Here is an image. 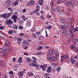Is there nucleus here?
I'll return each instance as SVG.
<instances>
[{"label": "nucleus", "mask_w": 78, "mask_h": 78, "mask_svg": "<svg viewBox=\"0 0 78 78\" xmlns=\"http://www.w3.org/2000/svg\"><path fill=\"white\" fill-rule=\"evenodd\" d=\"M48 67V65L45 64L43 65H40L39 67H41L42 69V71L45 72L47 68Z\"/></svg>", "instance_id": "3"}, {"label": "nucleus", "mask_w": 78, "mask_h": 78, "mask_svg": "<svg viewBox=\"0 0 78 78\" xmlns=\"http://www.w3.org/2000/svg\"><path fill=\"white\" fill-rule=\"evenodd\" d=\"M19 35L20 36H24V35H25V34L22 33L19 34Z\"/></svg>", "instance_id": "50"}, {"label": "nucleus", "mask_w": 78, "mask_h": 78, "mask_svg": "<svg viewBox=\"0 0 78 78\" xmlns=\"http://www.w3.org/2000/svg\"><path fill=\"white\" fill-rule=\"evenodd\" d=\"M27 44V41L24 40V41H23V43H22V44Z\"/></svg>", "instance_id": "62"}, {"label": "nucleus", "mask_w": 78, "mask_h": 78, "mask_svg": "<svg viewBox=\"0 0 78 78\" xmlns=\"http://www.w3.org/2000/svg\"><path fill=\"white\" fill-rule=\"evenodd\" d=\"M73 31H74V32H76V31H78V28L76 27L74 29Z\"/></svg>", "instance_id": "38"}, {"label": "nucleus", "mask_w": 78, "mask_h": 78, "mask_svg": "<svg viewBox=\"0 0 78 78\" xmlns=\"http://www.w3.org/2000/svg\"><path fill=\"white\" fill-rule=\"evenodd\" d=\"M73 40V38L70 37L69 39H68V42H71L72 40Z\"/></svg>", "instance_id": "39"}, {"label": "nucleus", "mask_w": 78, "mask_h": 78, "mask_svg": "<svg viewBox=\"0 0 78 78\" xmlns=\"http://www.w3.org/2000/svg\"><path fill=\"white\" fill-rule=\"evenodd\" d=\"M35 30H36V29L34 28L33 29H32V30H31V31L32 33H33V32L35 31Z\"/></svg>", "instance_id": "59"}, {"label": "nucleus", "mask_w": 78, "mask_h": 78, "mask_svg": "<svg viewBox=\"0 0 78 78\" xmlns=\"http://www.w3.org/2000/svg\"><path fill=\"white\" fill-rule=\"evenodd\" d=\"M25 18V15L22 16L21 17V18H22V19L24 21H25V20H27L28 19V18Z\"/></svg>", "instance_id": "28"}, {"label": "nucleus", "mask_w": 78, "mask_h": 78, "mask_svg": "<svg viewBox=\"0 0 78 78\" xmlns=\"http://www.w3.org/2000/svg\"><path fill=\"white\" fill-rule=\"evenodd\" d=\"M49 53L50 55H52L53 54V51L52 49H50L49 51Z\"/></svg>", "instance_id": "21"}, {"label": "nucleus", "mask_w": 78, "mask_h": 78, "mask_svg": "<svg viewBox=\"0 0 78 78\" xmlns=\"http://www.w3.org/2000/svg\"><path fill=\"white\" fill-rule=\"evenodd\" d=\"M73 41L74 42H75V43H76V42H78V39H73Z\"/></svg>", "instance_id": "40"}, {"label": "nucleus", "mask_w": 78, "mask_h": 78, "mask_svg": "<svg viewBox=\"0 0 78 78\" xmlns=\"http://www.w3.org/2000/svg\"><path fill=\"white\" fill-rule=\"evenodd\" d=\"M19 67V65H18V64H16L15 66H14L13 67L14 70L17 71V67Z\"/></svg>", "instance_id": "17"}, {"label": "nucleus", "mask_w": 78, "mask_h": 78, "mask_svg": "<svg viewBox=\"0 0 78 78\" xmlns=\"http://www.w3.org/2000/svg\"><path fill=\"white\" fill-rule=\"evenodd\" d=\"M8 10H9V11H10L11 12L12 11H13V9L11 7H9L8 9Z\"/></svg>", "instance_id": "42"}, {"label": "nucleus", "mask_w": 78, "mask_h": 78, "mask_svg": "<svg viewBox=\"0 0 78 78\" xmlns=\"http://www.w3.org/2000/svg\"><path fill=\"white\" fill-rule=\"evenodd\" d=\"M53 4H54L53 1H51V8L53 7Z\"/></svg>", "instance_id": "35"}, {"label": "nucleus", "mask_w": 78, "mask_h": 78, "mask_svg": "<svg viewBox=\"0 0 78 78\" xmlns=\"http://www.w3.org/2000/svg\"><path fill=\"white\" fill-rule=\"evenodd\" d=\"M75 45L73 44H72L71 46H70V49H75Z\"/></svg>", "instance_id": "26"}, {"label": "nucleus", "mask_w": 78, "mask_h": 78, "mask_svg": "<svg viewBox=\"0 0 78 78\" xmlns=\"http://www.w3.org/2000/svg\"><path fill=\"white\" fill-rule=\"evenodd\" d=\"M36 34L37 35H40L41 34V33L39 31H38V32H37L36 33Z\"/></svg>", "instance_id": "54"}, {"label": "nucleus", "mask_w": 78, "mask_h": 78, "mask_svg": "<svg viewBox=\"0 0 78 78\" xmlns=\"http://www.w3.org/2000/svg\"><path fill=\"white\" fill-rule=\"evenodd\" d=\"M51 69H52L51 66H48L47 67V73H50V72H51Z\"/></svg>", "instance_id": "9"}, {"label": "nucleus", "mask_w": 78, "mask_h": 78, "mask_svg": "<svg viewBox=\"0 0 78 78\" xmlns=\"http://www.w3.org/2000/svg\"><path fill=\"white\" fill-rule=\"evenodd\" d=\"M56 9H57L56 11H57L58 12H59V6L57 5L56 7Z\"/></svg>", "instance_id": "53"}, {"label": "nucleus", "mask_w": 78, "mask_h": 78, "mask_svg": "<svg viewBox=\"0 0 78 78\" xmlns=\"http://www.w3.org/2000/svg\"><path fill=\"white\" fill-rule=\"evenodd\" d=\"M25 73V72L23 71H21L18 73V75L20 78H22V76H23V73Z\"/></svg>", "instance_id": "7"}, {"label": "nucleus", "mask_w": 78, "mask_h": 78, "mask_svg": "<svg viewBox=\"0 0 78 78\" xmlns=\"http://www.w3.org/2000/svg\"><path fill=\"white\" fill-rule=\"evenodd\" d=\"M70 22L69 23V26H71L73 24V20H74V18L73 17H71L70 18Z\"/></svg>", "instance_id": "14"}, {"label": "nucleus", "mask_w": 78, "mask_h": 78, "mask_svg": "<svg viewBox=\"0 0 78 78\" xmlns=\"http://www.w3.org/2000/svg\"><path fill=\"white\" fill-rule=\"evenodd\" d=\"M31 22H29L27 23V27H30L31 26Z\"/></svg>", "instance_id": "41"}, {"label": "nucleus", "mask_w": 78, "mask_h": 78, "mask_svg": "<svg viewBox=\"0 0 78 78\" xmlns=\"http://www.w3.org/2000/svg\"><path fill=\"white\" fill-rule=\"evenodd\" d=\"M0 34H1V35L3 36H5V34L2 32H0Z\"/></svg>", "instance_id": "48"}, {"label": "nucleus", "mask_w": 78, "mask_h": 78, "mask_svg": "<svg viewBox=\"0 0 78 78\" xmlns=\"http://www.w3.org/2000/svg\"><path fill=\"white\" fill-rule=\"evenodd\" d=\"M15 31H16L12 30H9L8 33L9 34H14V33H15Z\"/></svg>", "instance_id": "15"}, {"label": "nucleus", "mask_w": 78, "mask_h": 78, "mask_svg": "<svg viewBox=\"0 0 78 78\" xmlns=\"http://www.w3.org/2000/svg\"><path fill=\"white\" fill-rule=\"evenodd\" d=\"M61 62H63L64 61V59H68L69 58V56L67 55H64L62 57V56H61Z\"/></svg>", "instance_id": "4"}, {"label": "nucleus", "mask_w": 78, "mask_h": 78, "mask_svg": "<svg viewBox=\"0 0 78 78\" xmlns=\"http://www.w3.org/2000/svg\"><path fill=\"white\" fill-rule=\"evenodd\" d=\"M43 42H44V41L43 40H41L39 41V44H43Z\"/></svg>", "instance_id": "57"}, {"label": "nucleus", "mask_w": 78, "mask_h": 78, "mask_svg": "<svg viewBox=\"0 0 78 78\" xmlns=\"http://www.w3.org/2000/svg\"><path fill=\"white\" fill-rule=\"evenodd\" d=\"M29 65L30 66H33V67H35V66H34V64L33 63H30L29 64Z\"/></svg>", "instance_id": "60"}, {"label": "nucleus", "mask_w": 78, "mask_h": 78, "mask_svg": "<svg viewBox=\"0 0 78 78\" xmlns=\"http://www.w3.org/2000/svg\"><path fill=\"white\" fill-rule=\"evenodd\" d=\"M12 50V48L10 47H8L7 49V51L8 53H9Z\"/></svg>", "instance_id": "25"}, {"label": "nucleus", "mask_w": 78, "mask_h": 78, "mask_svg": "<svg viewBox=\"0 0 78 78\" xmlns=\"http://www.w3.org/2000/svg\"><path fill=\"white\" fill-rule=\"evenodd\" d=\"M69 60L70 61H71V63L73 64V65H74V64H75L76 63V61L73 58H70Z\"/></svg>", "instance_id": "6"}, {"label": "nucleus", "mask_w": 78, "mask_h": 78, "mask_svg": "<svg viewBox=\"0 0 78 78\" xmlns=\"http://www.w3.org/2000/svg\"><path fill=\"white\" fill-rule=\"evenodd\" d=\"M23 47V49H26L27 48V47H28V46L27 45V44H22Z\"/></svg>", "instance_id": "27"}, {"label": "nucleus", "mask_w": 78, "mask_h": 78, "mask_svg": "<svg viewBox=\"0 0 78 78\" xmlns=\"http://www.w3.org/2000/svg\"><path fill=\"white\" fill-rule=\"evenodd\" d=\"M59 22H61L62 23H66V20L65 18L62 20H59Z\"/></svg>", "instance_id": "23"}, {"label": "nucleus", "mask_w": 78, "mask_h": 78, "mask_svg": "<svg viewBox=\"0 0 78 78\" xmlns=\"http://www.w3.org/2000/svg\"><path fill=\"white\" fill-rule=\"evenodd\" d=\"M4 28H5V26H0V29L1 30L4 29Z\"/></svg>", "instance_id": "55"}, {"label": "nucleus", "mask_w": 78, "mask_h": 78, "mask_svg": "<svg viewBox=\"0 0 78 78\" xmlns=\"http://www.w3.org/2000/svg\"><path fill=\"white\" fill-rule=\"evenodd\" d=\"M70 36L71 37V38H72V39H73V38H74V37H75V34H74V32H70Z\"/></svg>", "instance_id": "18"}, {"label": "nucleus", "mask_w": 78, "mask_h": 78, "mask_svg": "<svg viewBox=\"0 0 78 78\" xmlns=\"http://www.w3.org/2000/svg\"><path fill=\"white\" fill-rule=\"evenodd\" d=\"M73 57L74 58V59H77V58H78V55L76 54V55H75Z\"/></svg>", "instance_id": "45"}, {"label": "nucleus", "mask_w": 78, "mask_h": 78, "mask_svg": "<svg viewBox=\"0 0 78 78\" xmlns=\"http://www.w3.org/2000/svg\"><path fill=\"white\" fill-rule=\"evenodd\" d=\"M35 4V2L34 1L31 0L29 2V4L30 6H32Z\"/></svg>", "instance_id": "11"}, {"label": "nucleus", "mask_w": 78, "mask_h": 78, "mask_svg": "<svg viewBox=\"0 0 78 78\" xmlns=\"http://www.w3.org/2000/svg\"><path fill=\"white\" fill-rule=\"evenodd\" d=\"M55 56L57 58H59V52L57 50H56L55 51Z\"/></svg>", "instance_id": "12"}, {"label": "nucleus", "mask_w": 78, "mask_h": 78, "mask_svg": "<svg viewBox=\"0 0 78 78\" xmlns=\"http://www.w3.org/2000/svg\"><path fill=\"white\" fill-rule=\"evenodd\" d=\"M6 3L7 4V5H10V4H11V2H10V1L9 0H7L6 1Z\"/></svg>", "instance_id": "47"}, {"label": "nucleus", "mask_w": 78, "mask_h": 78, "mask_svg": "<svg viewBox=\"0 0 78 78\" xmlns=\"http://www.w3.org/2000/svg\"><path fill=\"white\" fill-rule=\"evenodd\" d=\"M2 50L3 51H6V48L5 47L2 48Z\"/></svg>", "instance_id": "33"}, {"label": "nucleus", "mask_w": 78, "mask_h": 78, "mask_svg": "<svg viewBox=\"0 0 78 78\" xmlns=\"http://www.w3.org/2000/svg\"><path fill=\"white\" fill-rule=\"evenodd\" d=\"M42 48H43V47L42 46H40L36 48V50H37V51H39V50H42Z\"/></svg>", "instance_id": "20"}, {"label": "nucleus", "mask_w": 78, "mask_h": 78, "mask_svg": "<svg viewBox=\"0 0 78 78\" xmlns=\"http://www.w3.org/2000/svg\"><path fill=\"white\" fill-rule=\"evenodd\" d=\"M51 61L56 62L57 61V59L55 57H51Z\"/></svg>", "instance_id": "24"}, {"label": "nucleus", "mask_w": 78, "mask_h": 78, "mask_svg": "<svg viewBox=\"0 0 78 78\" xmlns=\"http://www.w3.org/2000/svg\"><path fill=\"white\" fill-rule=\"evenodd\" d=\"M65 25H62L60 27V29L62 30V29H64L65 28Z\"/></svg>", "instance_id": "36"}, {"label": "nucleus", "mask_w": 78, "mask_h": 78, "mask_svg": "<svg viewBox=\"0 0 78 78\" xmlns=\"http://www.w3.org/2000/svg\"><path fill=\"white\" fill-rule=\"evenodd\" d=\"M67 30L66 29L64 28L62 33V35L64 37H66L67 35Z\"/></svg>", "instance_id": "8"}, {"label": "nucleus", "mask_w": 78, "mask_h": 78, "mask_svg": "<svg viewBox=\"0 0 78 78\" xmlns=\"http://www.w3.org/2000/svg\"><path fill=\"white\" fill-rule=\"evenodd\" d=\"M48 30H51V29L52 27L51 26V25H49L48 26Z\"/></svg>", "instance_id": "46"}, {"label": "nucleus", "mask_w": 78, "mask_h": 78, "mask_svg": "<svg viewBox=\"0 0 78 78\" xmlns=\"http://www.w3.org/2000/svg\"><path fill=\"white\" fill-rule=\"evenodd\" d=\"M77 5V3L75 1H73V2H72V6H75L76 5Z\"/></svg>", "instance_id": "29"}, {"label": "nucleus", "mask_w": 78, "mask_h": 78, "mask_svg": "<svg viewBox=\"0 0 78 78\" xmlns=\"http://www.w3.org/2000/svg\"><path fill=\"white\" fill-rule=\"evenodd\" d=\"M59 12L60 14H61V15H63V14H64V13H63L62 9H61L60 8H59Z\"/></svg>", "instance_id": "22"}, {"label": "nucleus", "mask_w": 78, "mask_h": 78, "mask_svg": "<svg viewBox=\"0 0 78 78\" xmlns=\"http://www.w3.org/2000/svg\"><path fill=\"white\" fill-rule=\"evenodd\" d=\"M40 13L41 14H44V12L43 11V10H41L40 11Z\"/></svg>", "instance_id": "64"}, {"label": "nucleus", "mask_w": 78, "mask_h": 78, "mask_svg": "<svg viewBox=\"0 0 78 78\" xmlns=\"http://www.w3.org/2000/svg\"><path fill=\"white\" fill-rule=\"evenodd\" d=\"M26 61H27V62H28L29 63H30V62H31V59L30 58L27 57L26 58Z\"/></svg>", "instance_id": "13"}, {"label": "nucleus", "mask_w": 78, "mask_h": 78, "mask_svg": "<svg viewBox=\"0 0 78 78\" xmlns=\"http://www.w3.org/2000/svg\"><path fill=\"white\" fill-rule=\"evenodd\" d=\"M18 62V63H22V57H20L19 58Z\"/></svg>", "instance_id": "19"}, {"label": "nucleus", "mask_w": 78, "mask_h": 78, "mask_svg": "<svg viewBox=\"0 0 78 78\" xmlns=\"http://www.w3.org/2000/svg\"><path fill=\"white\" fill-rule=\"evenodd\" d=\"M74 27V26L72 25L71 27H70V30H69V33L72 32V31H73V27Z\"/></svg>", "instance_id": "30"}, {"label": "nucleus", "mask_w": 78, "mask_h": 78, "mask_svg": "<svg viewBox=\"0 0 78 78\" xmlns=\"http://www.w3.org/2000/svg\"><path fill=\"white\" fill-rule=\"evenodd\" d=\"M19 3H18V2H17L15 1V2H13V4L14 5H15V6H16V5H18V4Z\"/></svg>", "instance_id": "51"}, {"label": "nucleus", "mask_w": 78, "mask_h": 78, "mask_svg": "<svg viewBox=\"0 0 78 78\" xmlns=\"http://www.w3.org/2000/svg\"><path fill=\"white\" fill-rule=\"evenodd\" d=\"M11 19H12L14 23L17 22V16L15 15H13L11 17Z\"/></svg>", "instance_id": "5"}, {"label": "nucleus", "mask_w": 78, "mask_h": 78, "mask_svg": "<svg viewBox=\"0 0 78 78\" xmlns=\"http://www.w3.org/2000/svg\"><path fill=\"white\" fill-rule=\"evenodd\" d=\"M12 15V13L10 12L9 13H5L2 14L0 15V17L1 18H3V19H6L8 18L9 17L11 16Z\"/></svg>", "instance_id": "1"}, {"label": "nucleus", "mask_w": 78, "mask_h": 78, "mask_svg": "<svg viewBox=\"0 0 78 78\" xmlns=\"http://www.w3.org/2000/svg\"><path fill=\"white\" fill-rule=\"evenodd\" d=\"M18 26L16 24L14 25V27H13V28H14L16 30H17V28Z\"/></svg>", "instance_id": "49"}, {"label": "nucleus", "mask_w": 78, "mask_h": 78, "mask_svg": "<svg viewBox=\"0 0 78 78\" xmlns=\"http://www.w3.org/2000/svg\"><path fill=\"white\" fill-rule=\"evenodd\" d=\"M32 63L36 66V64L37 63V61L36 60H34L32 61Z\"/></svg>", "instance_id": "31"}, {"label": "nucleus", "mask_w": 78, "mask_h": 78, "mask_svg": "<svg viewBox=\"0 0 78 78\" xmlns=\"http://www.w3.org/2000/svg\"><path fill=\"white\" fill-rule=\"evenodd\" d=\"M40 17L42 19H44V15H41L40 16Z\"/></svg>", "instance_id": "58"}, {"label": "nucleus", "mask_w": 78, "mask_h": 78, "mask_svg": "<svg viewBox=\"0 0 78 78\" xmlns=\"http://www.w3.org/2000/svg\"><path fill=\"white\" fill-rule=\"evenodd\" d=\"M27 74L28 75H29V76H33V73L31 72H28V73H27Z\"/></svg>", "instance_id": "32"}, {"label": "nucleus", "mask_w": 78, "mask_h": 78, "mask_svg": "<svg viewBox=\"0 0 78 78\" xmlns=\"http://www.w3.org/2000/svg\"><path fill=\"white\" fill-rule=\"evenodd\" d=\"M13 21L11 20L10 19L5 22V24L8 25L9 28H12V27L11 26L13 25Z\"/></svg>", "instance_id": "2"}, {"label": "nucleus", "mask_w": 78, "mask_h": 78, "mask_svg": "<svg viewBox=\"0 0 78 78\" xmlns=\"http://www.w3.org/2000/svg\"><path fill=\"white\" fill-rule=\"evenodd\" d=\"M44 3V0H38V3L40 6H42Z\"/></svg>", "instance_id": "16"}, {"label": "nucleus", "mask_w": 78, "mask_h": 78, "mask_svg": "<svg viewBox=\"0 0 78 78\" xmlns=\"http://www.w3.org/2000/svg\"><path fill=\"white\" fill-rule=\"evenodd\" d=\"M22 38H18L17 39V41H22Z\"/></svg>", "instance_id": "44"}, {"label": "nucleus", "mask_w": 78, "mask_h": 78, "mask_svg": "<svg viewBox=\"0 0 78 78\" xmlns=\"http://www.w3.org/2000/svg\"><path fill=\"white\" fill-rule=\"evenodd\" d=\"M41 55V53L40 52L36 53L35 54V55L37 56V55Z\"/></svg>", "instance_id": "52"}, {"label": "nucleus", "mask_w": 78, "mask_h": 78, "mask_svg": "<svg viewBox=\"0 0 78 78\" xmlns=\"http://www.w3.org/2000/svg\"><path fill=\"white\" fill-rule=\"evenodd\" d=\"M19 28L20 30H22L23 29V27L22 26H20L19 27Z\"/></svg>", "instance_id": "61"}, {"label": "nucleus", "mask_w": 78, "mask_h": 78, "mask_svg": "<svg viewBox=\"0 0 78 78\" xmlns=\"http://www.w3.org/2000/svg\"><path fill=\"white\" fill-rule=\"evenodd\" d=\"M36 10L37 11H39L40 10V8H39V5H37L36 7Z\"/></svg>", "instance_id": "37"}, {"label": "nucleus", "mask_w": 78, "mask_h": 78, "mask_svg": "<svg viewBox=\"0 0 78 78\" xmlns=\"http://www.w3.org/2000/svg\"><path fill=\"white\" fill-rule=\"evenodd\" d=\"M56 70V69H55V68H53L52 71V72H53V73H55V71Z\"/></svg>", "instance_id": "63"}, {"label": "nucleus", "mask_w": 78, "mask_h": 78, "mask_svg": "<svg viewBox=\"0 0 78 78\" xmlns=\"http://www.w3.org/2000/svg\"><path fill=\"white\" fill-rule=\"evenodd\" d=\"M67 38H69L70 37V34H66V37Z\"/></svg>", "instance_id": "56"}, {"label": "nucleus", "mask_w": 78, "mask_h": 78, "mask_svg": "<svg viewBox=\"0 0 78 78\" xmlns=\"http://www.w3.org/2000/svg\"><path fill=\"white\" fill-rule=\"evenodd\" d=\"M10 45V41L9 40H7L5 43V47H9Z\"/></svg>", "instance_id": "10"}, {"label": "nucleus", "mask_w": 78, "mask_h": 78, "mask_svg": "<svg viewBox=\"0 0 78 78\" xmlns=\"http://www.w3.org/2000/svg\"><path fill=\"white\" fill-rule=\"evenodd\" d=\"M45 78H47L49 77V74L47 73H45L44 74Z\"/></svg>", "instance_id": "34"}, {"label": "nucleus", "mask_w": 78, "mask_h": 78, "mask_svg": "<svg viewBox=\"0 0 78 78\" xmlns=\"http://www.w3.org/2000/svg\"><path fill=\"white\" fill-rule=\"evenodd\" d=\"M72 2H69L68 3V5L69 6H72Z\"/></svg>", "instance_id": "43"}]
</instances>
